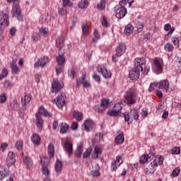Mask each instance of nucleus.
<instances>
[{
	"label": "nucleus",
	"mask_w": 181,
	"mask_h": 181,
	"mask_svg": "<svg viewBox=\"0 0 181 181\" xmlns=\"http://www.w3.org/2000/svg\"><path fill=\"white\" fill-rule=\"evenodd\" d=\"M146 64L144 57L136 58L134 61L135 67L129 72V77L131 80H138L141 76V71H144V66Z\"/></svg>",
	"instance_id": "obj_1"
},
{
	"label": "nucleus",
	"mask_w": 181,
	"mask_h": 181,
	"mask_svg": "<svg viewBox=\"0 0 181 181\" xmlns=\"http://www.w3.org/2000/svg\"><path fill=\"white\" fill-rule=\"evenodd\" d=\"M134 0H122L119 1V6L115 7V16L117 19H122L127 15V5L129 8H132V4H134Z\"/></svg>",
	"instance_id": "obj_2"
},
{
	"label": "nucleus",
	"mask_w": 181,
	"mask_h": 181,
	"mask_svg": "<svg viewBox=\"0 0 181 181\" xmlns=\"http://www.w3.org/2000/svg\"><path fill=\"white\" fill-rule=\"evenodd\" d=\"M40 163L42 165L41 173L46 176V177H50V170H49V163L50 161L47 157L42 156L41 157Z\"/></svg>",
	"instance_id": "obj_3"
},
{
	"label": "nucleus",
	"mask_w": 181,
	"mask_h": 181,
	"mask_svg": "<svg viewBox=\"0 0 181 181\" xmlns=\"http://www.w3.org/2000/svg\"><path fill=\"white\" fill-rule=\"evenodd\" d=\"M153 71L156 73V74H160L162 71H163V59L160 58H155L153 60Z\"/></svg>",
	"instance_id": "obj_4"
},
{
	"label": "nucleus",
	"mask_w": 181,
	"mask_h": 181,
	"mask_svg": "<svg viewBox=\"0 0 181 181\" xmlns=\"http://www.w3.org/2000/svg\"><path fill=\"white\" fill-rule=\"evenodd\" d=\"M136 92L134 90H129L125 96L127 104H135L136 103Z\"/></svg>",
	"instance_id": "obj_5"
},
{
	"label": "nucleus",
	"mask_w": 181,
	"mask_h": 181,
	"mask_svg": "<svg viewBox=\"0 0 181 181\" xmlns=\"http://www.w3.org/2000/svg\"><path fill=\"white\" fill-rule=\"evenodd\" d=\"M22 10L18 4H14L12 8V15L14 18H16L18 21H23V16H22Z\"/></svg>",
	"instance_id": "obj_6"
},
{
	"label": "nucleus",
	"mask_w": 181,
	"mask_h": 181,
	"mask_svg": "<svg viewBox=\"0 0 181 181\" xmlns=\"http://www.w3.org/2000/svg\"><path fill=\"white\" fill-rule=\"evenodd\" d=\"M108 107H110V101L107 99H102L101 105L95 106V111L99 113L104 112Z\"/></svg>",
	"instance_id": "obj_7"
},
{
	"label": "nucleus",
	"mask_w": 181,
	"mask_h": 181,
	"mask_svg": "<svg viewBox=\"0 0 181 181\" xmlns=\"http://www.w3.org/2000/svg\"><path fill=\"white\" fill-rule=\"evenodd\" d=\"M124 163V161L122 160V157L121 156H117L116 157V159L112 161L111 165H110V170L112 172H117V170L121 165Z\"/></svg>",
	"instance_id": "obj_8"
},
{
	"label": "nucleus",
	"mask_w": 181,
	"mask_h": 181,
	"mask_svg": "<svg viewBox=\"0 0 181 181\" xmlns=\"http://www.w3.org/2000/svg\"><path fill=\"white\" fill-rule=\"evenodd\" d=\"M0 25L1 26L9 25V14L6 10L0 13Z\"/></svg>",
	"instance_id": "obj_9"
},
{
	"label": "nucleus",
	"mask_w": 181,
	"mask_h": 181,
	"mask_svg": "<svg viewBox=\"0 0 181 181\" xmlns=\"http://www.w3.org/2000/svg\"><path fill=\"white\" fill-rule=\"evenodd\" d=\"M125 45L124 44H120L117 48L116 49V54L112 56V62L115 63H117V57H121L122 54L125 52Z\"/></svg>",
	"instance_id": "obj_10"
},
{
	"label": "nucleus",
	"mask_w": 181,
	"mask_h": 181,
	"mask_svg": "<svg viewBox=\"0 0 181 181\" xmlns=\"http://www.w3.org/2000/svg\"><path fill=\"white\" fill-rule=\"evenodd\" d=\"M122 110V105L121 103H117L115 105L114 108L107 112V115L110 117H118L121 114V110Z\"/></svg>",
	"instance_id": "obj_11"
},
{
	"label": "nucleus",
	"mask_w": 181,
	"mask_h": 181,
	"mask_svg": "<svg viewBox=\"0 0 181 181\" xmlns=\"http://www.w3.org/2000/svg\"><path fill=\"white\" fill-rule=\"evenodd\" d=\"M97 71L98 73H101L104 78H111V76H112L111 71L105 69V65H98Z\"/></svg>",
	"instance_id": "obj_12"
},
{
	"label": "nucleus",
	"mask_w": 181,
	"mask_h": 181,
	"mask_svg": "<svg viewBox=\"0 0 181 181\" xmlns=\"http://www.w3.org/2000/svg\"><path fill=\"white\" fill-rule=\"evenodd\" d=\"M81 84L83 86L84 88H88L91 86L90 79H87L86 75L76 80V87H80Z\"/></svg>",
	"instance_id": "obj_13"
},
{
	"label": "nucleus",
	"mask_w": 181,
	"mask_h": 181,
	"mask_svg": "<svg viewBox=\"0 0 181 181\" xmlns=\"http://www.w3.org/2000/svg\"><path fill=\"white\" fill-rule=\"evenodd\" d=\"M54 103H56V105L59 110L63 109V107L66 105V99L64 95L61 94L57 97L56 99L54 100Z\"/></svg>",
	"instance_id": "obj_14"
},
{
	"label": "nucleus",
	"mask_w": 181,
	"mask_h": 181,
	"mask_svg": "<svg viewBox=\"0 0 181 181\" xmlns=\"http://www.w3.org/2000/svg\"><path fill=\"white\" fill-rule=\"evenodd\" d=\"M49 62H50V59L48 58V57H43L38 59V60L35 62L34 67L35 69H37V67H45V66H46Z\"/></svg>",
	"instance_id": "obj_15"
},
{
	"label": "nucleus",
	"mask_w": 181,
	"mask_h": 181,
	"mask_svg": "<svg viewBox=\"0 0 181 181\" xmlns=\"http://www.w3.org/2000/svg\"><path fill=\"white\" fill-rule=\"evenodd\" d=\"M93 128H94V122H93L91 119H86L84 123L82 124V129L86 132L93 131Z\"/></svg>",
	"instance_id": "obj_16"
},
{
	"label": "nucleus",
	"mask_w": 181,
	"mask_h": 181,
	"mask_svg": "<svg viewBox=\"0 0 181 181\" xmlns=\"http://www.w3.org/2000/svg\"><path fill=\"white\" fill-rule=\"evenodd\" d=\"M64 149L68 153L69 158H71V155H73V143L66 140L64 144Z\"/></svg>",
	"instance_id": "obj_17"
},
{
	"label": "nucleus",
	"mask_w": 181,
	"mask_h": 181,
	"mask_svg": "<svg viewBox=\"0 0 181 181\" xmlns=\"http://www.w3.org/2000/svg\"><path fill=\"white\" fill-rule=\"evenodd\" d=\"M52 93H59L63 88V85L59 81L54 79L52 82Z\"/></svg>",
	"instance_id": "obj_18"
},
{
	"label": "nucleus",
	"mask_w": 181,
	"mask_h": 181,
	"mask_svg": "<svg viewBox=\"0 0 181 181\" xmlns=\"http://www.w3.org/2000/svg\"><path fill=\"white\" fill-rule=\"evenodd\" d=\"M6 162L8 166H12V165H15V163L16 162V158H15L14 152H8Z\"/></svg>",
	"instance_id": "obj_19"
},
{
	"label": "nucleus",
	"mask_w": 181,
	"mask_h": 181,
	"mask_svg": "<svg viewBox=\"0 0 181 181\" xmlns=\"http://www.w3.org/2000/svg\"><path fill=\"white\" fill-rule=\"evenodd\" d=\"M158 84L159 90H164L165 93H168V91H169L170 83L168 79L162 80L159 83H158Z\"/></svg>",
	"instance_id": "obj_20"
},
{
	"label": "nucleus",
	"mask_w": 181,
	"mask_h": 181,
	"mask_svg": "<svg viewBox=\"0 0 181 181\" xmlns=\"http://www.w3.org/2000/svg\"><path fill=\"white\" fill-rule=\"evenodd\" d=\"M8 176H9V170L4 165H0V180H4Z\"/></svg>",
	"instance_id": "obj_21"
},
{
	"label": "nucleus",
	"mask_w": 181,
	"mask_h": 181,
	"mask_svg": "<svg viewBox=\"0 0 181 181\" xmlns=\"http://www.w3.org/2000/svg\"><path fill=\"white\" fill-rule=\"evenodd\" d=\"M130 119H134L135 121H138L139 119V112L136 109H131L129 112Z\"/></svg>",
	"instance_id": "obj_22"
},
{
	"label": "nucleus",
	"mask_w": 181,
	"mask_h": 181,
	"mask_svg": "<svg viewBox=\"0 0 181 181\" xmlns=\"http://www.w3.org/2000/svg\"><path fill=\"white\" fill-rule=\"evenodd\" d=\"M35 125L39 129H42L43 128V118L38 114H35Z\"/></svg>",
	"instance_id": "obj_23"
},
{
	"label": "nucleus",
	"mask_w": 181,
	"mask_h": 181,
	"mask_svg": "<svg viewBox=\"0 0 181 181\" xmlns=\"http://www.w3.org/2000/svg\"><path fill=\"white\" fill-rule=\"evenodd\" d=\"M32 100V95L30 94H25L24 98H21V104L23 107H25V105H28L29 103H30V100Z\"/></svg>",
	"instance_id": "obj_24"
},
{
	"label": "nucleus",
	"mask_w": 181,
	"mask_h": 181,
	"mask_svg": "<svg viewBox=\"0 0 181 181\" xmlns=\"http://www.w3.org/2000/svg\"><path fill=\"white\" fill-rule=\"evenodd\" d=\"M35 114H37L40 117H42V115L43 117H50V113H49V112H47V110L42 106L38 108L37 112Z\"/></svg>",
	"instance_id": "obj_25"
},
{
	"label": "nucleus",
	"mask_w": 181,
	"mask_h": 181,
	"mask_svg": "<svg viewBox=\"0 0 181 181\" xmlns=\"http://www.w3.org/2000/svg\"><path fill=\"white\" fill-rule=\"evenodd\" d=\"M56 46L59 49L62 50L64 47V37H58L56 40Z\"/></svg>",
	"instance_id": "obj_26"
},
{
	"label": "nucleus",
	"mask_w": 181,
	"mask_h": 181,
	"mask_svg": "<svg viewBox=\"0 0 181 181\" xmlns=\"http://www.w3.org/2000/svg\"><path fill=\"white\" fill-rule=\"evenodd\" d=\"M56 62L59 66H64L66 63V58H64V54H59L56 57Z\"/></svg>",
	"instance_id": "obj_27"
},
{
	"label": "nucleus",
	"mask_w": 181,
	"mask_h": 181,
	"mask_svg": "<svg viewBox=\"0 0 181 181\" xmlns=\"http://www.w3.org/2000/svg\"><path fill=\"white\" fill-rule=\"evenodd\" d=\"M31 141L35 145H40V136L36 133H34L31 136Z\"/></svg>",
	"instance_id": "obj_28"
},
{
	"label": "nucleus",
	"mask_w": 181,
	"mask_h": 181,
	"mask_svg": "<svg viewBox=\"0 0 181 181\" xmlns=\"http://www.w3.org/2000/svg\"><path fill=\"white\" fill-rule=\"evenodd\" d=\"M134 32V25L132 24H128L124 28V34L129 36Z\"/></svg>",
	"instance_id": "obj_29"
},
{
	"label": "nucleus",
	"mask_w": 181,
	"mask_h": 181,
	"mask_svg": "<svg viewBox=\"0 0 181 181\" xmlns=\"http://www.w3.org/2000/svg\"><path fill=\"white\" fill-rule=\"evenodd\" d=\"M152 163L153 166H158V165H163V157L162 156H158L156 158V159L151 163Z\"/></svg>",
	"instance_id": "obj_30"
},
{
	"label": "nucleus",
	"mask_w": 181,
	"mask_h": 181,
	"mask_svg": "<svg viewBox=\"0 0 181 181\" xmlns=\"http://www.w3.org/2000/svg\"><path fill=\"white\" fill-rule=\"evenodd\" d=\"M11 73L13 74H18L19 73V67L16 65V62L13 61L11 64Z\"/></svg>",
	"instance_id": "obj_31"
},
{
	"label": "nucleus",
	"mask_w": 181,
	"mask_h": 181,
	"mask_svg": "<svg viewBox=\"0 0 181 181\" xmlns=\"http://www.w3.org/2000/svg\"><path fill=\"white\" fill-rule=\"evenodd\" d=\"M101 153V148H100V146H96L94 148V151L92 153V158L93 159H97V158H98V155H100Z\"/></svg>",
	"instance_id": "obj_32"
},
{
	"label": "nucleus",
	"mask_w": 181,
	"mask_h": 181,
	"mask_svg": "<svg viewBox=\"0 0 181 181\" xmlns=\"http://www.w3.org/2000/svg\"><path fill=\"white\" fill-rule=\"evenodd\" d=\"M140 163H146V162H151V156L148 154H144L140 157Z\"/></svg>",
	"instance_id": "obj_33"
},
{
	"label": "nucleus",
	"mask_w": 181,
	"mask_h": 181,
	"mask_svg": "<svg viewBox=\"0 0 181 181\" xmlns=\"http://www.w3.org/2000/svg\"><path fill=\"white\" fill-rule=\"evenodd\" d=\"M83 153V146L81 144H78L77 148L75 151V156L76 158H80Z\"/></svg>",
	"instance_id": "obj_34"
},
{
	"label": "nucleus",
	"mask_w": 181,
	"mask_h": 181,
	"mask_svg": "<svg viewBox=\"0 0 181 181\" xmlns=\"http://www.w3.org/2000/svg\"><path fill=\"white\" fill-rule=\"evenodd\" d=\"M81 28H82V32L83 33V35H88V31L90 30V29L88 28V24L87 23V21H85L84 23H83L82 25H81Z\"/></svg>",
	"instance_id": "obj_35"
},
{
	"label": "nucleus",
	"mask_w": 181,
	"mask_h": 181,
	"mask_svg": "<svg viewBox=\"0 0 181 181\" xmlns=\"http://www.w3.org/2000/svg\"><path fill=\"white\" fill-rule=\"evenodd\" d=\"M69 129V124L66 123L60 124V132L61 134H66Z\"/></svg>",
	"instance_id": "obj_36"
},
{
	"label": "nucleus",
	"mask_w": 181,
	"mask_h": 181,
	"mask_svg": "<svg viewBox=\"0 0 181 181\" xmlns=\"http://www.w3.org/2000/svg\"><path fill=\"white\" fill-rule=\"evenodd\" d=\"M23 162L25 165L27 166V168H32L33 165V162L32 161V159H30V158L28 156L24 157Z\"/></svg>",
	"instance_id": "obj_37"
},
{
	"label": "nucleus",
	"mask_w": 181,
	"mask_h": 181,
	"mask_svg": "<svg viewBox=\"0 0 181 181\" xmlns=\"http://www.w3.org/2000/svg\"><path fill=\"white\" fill-rule=\"evenodd\" d=\"M78 6L80 9H86L88 6V1L87 0H81L78 4Z\"/></svg>",
	"instance_id": "obj_38"
},
{
	"label": "nucleus",
	"mask_w": 181,
	"mask_h": 181,
	"mask_svg": "<svg viewBox=\"0 0 181 181\" xmlns=\"http://www.w3.org/2000/svg\"><path fill=\"white\" fill-rule=\"evenodd\" d=\"M47 151L49 158H53L54 156V146L53 144L48 145Z\"/></svg>",
	"instance_id": "obj_39"
},
{
	"label": "nucleus",
	"mask_w": 181,
	"mask_h": 181,
	"mask_svg": "<svg viewBox=\"0 0 181 181\" xmlns=\"http://www.w3.org/2000/svg\"><path fill=\"white\" fill-rule=\"evenodd\" d=\"M124 134L123 133H120L116 138H115V142L116 144H124Z\"/></svg>",
	"instance_id": "obj_40"
},
{
	"label": "nucleus",
	"mask_w": 181,
	"mask_h": 181,
	"mask_svg": "<svg viewBox=\"0 0 181 181\" xmlns=\"http://www.w3.org/2000/svg\"><path fill=\"white\" fill-rule=\"evenodd\" d=\"M73 117L76 119L77 121H81L83 119V113L74 111L73 113Z\"/></svg>",
	"instance_id": "obj_41"
},
{
	"label": "nucleus",
	"mask_w": 181,
	"mask_h": 181,
	"mask_svg": "<svg viewBox=\"0 0 181 181\" xmlns=\"http://www.w3.org/2000/svg\"><path fill=\"white\" fill-rule=\"evenodd\" d=\"M145 172L146 175H150V173L155 172V167H153L151 163L148 165V168H146Z\"/></svg>",
	"instance_id": "obj_42"
},
{
	"label": "nucleus",
	"mask_w": 181,
	"mask_h": 181,
	"mask_svg": "<svg viewBox=\"0 0 181 181\" xmlns=\"http://www.w3.org/2000/svg\"><path fill=\"white\" fill-rule=\"evenodd\" d=\"M62 168H63V163H62V161L57 160L55 163L56 172H60V170H62Z\"/></svg>",
	"instance_id": "obj_43"
},
{
	"label": "nucleus",
	"mask_w": 181,
	"mask_h": 181,
	"mask_svg": "<svg viewBox=\"0 0 181 181\" xmlns=\"http://www.w3.org/2000/svg\"><path fill=\"white\" fill-rule=\"evenodd\" d=\"M174 49L173 45L170 43H167L164 45V50H165V52H173Z\"/></svg>",
	"instance_id": "obj_44"
},
{
	"label": "nucleus",
	"mask_w": 181,
	"mask_h": 181,
	"mask_svg": "<svg viewBox=\"0 0 181 181\" xmlns=\"http://www.w3.org/2000/svg\"><path fill=\"white\" fill-rule=\"evenodd\" d=\"M15 148L18 151H22V148H23V141H16L15 144Z\"/></svg>",
	"instance_id": "obj_45"
},
{
	"label": "nucleus",
	"mask_w": 181,
	"mask_h": 181,
	"mask_svg": "<svg viewBox=\"0 0 181 181\" xmlns=\"http://www.w3.org/2000/svg\"><path fill=\"white\" fill-rule=\"evenodd\" d=\"M93 36L94 38L92 39V43H95V42H97V40L100 39V33H98V31H97V30H94Z\"/></svg>",
	"instance_id": "obj_46"
},
{
	"label": "nucleus",
	"mask_w": 181,
	"mask_h": 181,
	"mask_svg": "<svg viewBox=\"0 0 181 181\" xmlns=\"http://www.w3.org/2000/svg\"><path fill=\"white\" fill-rule=\"evenodd\" d=\"M40 32L43 35L44 37L49 36V29L47 28H41Z\"/></svg>",
	"instance_id": "obj_47"
},
{
	"label": "nucleus",
	"mask_w": 181,
	"mask_h": 181,
	"mask_svg": "<svg viewBox=\"0 0 181 181\" xmlns=\"http://www.w3.org/2000/svg\"><path fill=\"white\" fill-rule=\"evenodd\" d=\"M171 154L172 155H180V148L177 147V146L173 147L171 149Z\"/></svg>",
	"instance_id": "obj_48"
},
{
	"label": "nucleus",
	"mask_w": 181,
	"mask_h": 181,
	"mask_svg": "<svg viewBox=\"0 0 181 181\" xmlns=\"http://www.w3.org/2000/svg\"><path fill=\"white\" fill-rule=\"evenodd\" d=\"M158 88V83L157 82L151 83L148 88V91L152 92L155 91V89Z\"/></svg>",
	"instance_id": "obj_49"
},
{
	"label": "nucleus",
	"mask_w": 181,
	"mask_h": 181,
	"mask_svg": "<svg viewBox=\"0 0 181 181\" xmlns=\"http://www.w3.org/2000/svg\"><path fill=\"white\" fill-rule=\"evenodd\" d=\"M180 173V168L177 167V168H175L173 170V173H172V174H171V176H172L173 177H177V175H178Z\"/></svg>",
	"instance_id": "obj_50"
},
{
	"label": "nucleus",
	"mask_w": 181,
	"mask_h": 181,
	"mask_svg": "<svg viewBox=\"0 0 181 181\" xmlns=\"http://www.w3.org/2000/svg\"><path fill=\"white\" fill-rule=\"evenodd\" d=\"M136 28H137V32L141 33L144 30V23L141 22H137L136 24Z\"/></svg>",
	"instance_id": "obj_51"
},
{
	"label": "nucleus",
	"mask_w": 181,
	"mask_h": 181,
	"mask_svg": "<svg viewBox=\"0 0 181 181\" xmlns=\"http://www.w3.org/2000/svg\"><path fill=\"white\" fill-rule=\"evenodd\" d=\"M97 7L100 9V11L105 9V0H100V3L98 4Z\"/></svg>",
	"instance_id": "obj_52"
},
{
	"label": "nucleus",
	"mask_w": 181,
	"mask_h": 181,
	"mask_svg": "<svg viewBox=\"0 0 181 181\" xmlns=\"http://www.w3.org/2000/svg\"><path fill=\"white\" fill-rule=\"evenodd\" d=\"M100 175V171H98V170H93L90 172V175L92 176V177H98Z\"/></svg>",
	"instance_id": "obj_53"
},
{
	"label": "nucleus",
	"mask_w": 181,
	"mask_h": 181,
	"mask_svg": "<svg viewBox=\"0 0 181 181\" xmlns=\"http://www.w3.org/2000/svg\"><path fill=\"white\" fill-rule=\"evenodd\" d=\"M63 69H64V65H57L55 67V70H56V73L57 74H60L61 73L63 72Z\"/></svg>",
	"instance_id": "obj_54"
},
{
	"label": "nucleus",
	"mask_w": 181,
	"mask_h": 181,
	"mask_svg": "<svg viewBox=\"0 0 181 181\" xmlns=\"http://www.w3.org/2000/svg\"><path fill=\"white\" fill-rule=\"evenodd\" d=\"M172 42H173L174 46H175V47H179V36L177 35L176 37H173Z\"/></svg>",
	"instance_id": "obj_55"
},
{
	"label": "nucleus",
	"mask_w": 181,
	"mask_h": 181,
	"mask_svg": "<svg viewBox=\"0 0 181 181\" xmlns=\"http://www.w3.org/2000/svg\"><path fill=\"white\" fill-rule=\"evenodd\" d=\"M63 6H73V3L70 0H62Z\"/></svg>",
	"instance_id": "obj_56"
},
{
	"label": "nucleus",
	"mask_w": 181,
	"mask_h": 181,
	"mask_svg": "<svg viewBox=\"0 0 181 181\" xmlns=\"http://www.w3.org/2000/svg\"><path fill=\"white\" fill-rule=\"evenodd\" d=\"M103 134L101 133H97L95 135V142H100V141H101V139H103Z\"/></svg>",
	"instance_id": "obj_57"
},
{
	"label": "nucleus",
	"mask_w": 181,
	"mask_h": 181,
	"mask_svg": "<svg viewBox=\"0 0 181 181\" xmlns=\"http://www.w3.org/2000/svg\"><path fill=\"white\" fill-rule=\"evenodd\" d=\"M11 110H18V101L16 100H13L12 103L11 104Z\"/></svg>",
	"instance_id": "obj_58"
},
{
	"label": "nucleus",
	"mask_w": 181,
	"mask_h": 181,
	"mask_svg": "<svg viewBox=\"0 0 181 181\" xmlns=\"http://www.w3.org/2000/svg\"><path fill=\"white\" fill-rule=\"evenodd\" d=\"M6 76H8V70L3 69L0 74V80H2V78H4V77H6Z\"/></svg>",
	"instance_id": "obj_59"
},
{
	"label": "nucleus",
	"mask_w": 181,
	"mask_h": 181,
	"mask_svg": "<svg viewBox=\"0 0 181 181\" xmlns=\"http://www.w3.org/2000/svg\"><path fill=\"white\" fill-rule=\"evenodd\" d=\"M6 102V95L3 93L0 95V103H1L2 104H4V103Z\"/></svg>",
	"instance_id": "obj_60"
},
{
	"label": "nucleus",
	"mask_w": 181,
	"mask_h": 181,
	"mask_svg": "<svg viewBox=\"0 0 181 181\" xmlns=\"http://www.w3.org/2000/svg\"><path fill=\"white\" fill-rule=\"evenodd\" d=\"M58 12L60 16H64V15H66L67 11H66V9L64 8H59Z\"/></svg>",
	"instance_id": "obj_61"
},
{
	"label": "nucleus",
	"mask_w": 181,
	"mask_h": 181,
	"mask_svg": "<svg viewBox=\"0 0 181 181\" xmlns=\"http://www.w3.org/2000/svg\"><path fill=\"white\" fill-rule=\"evenodd\" d=\"M6 148H8V144L2 143L0 146V151H1V152H5V151L6 150Z\"/></svg>",
	"instance_id": "obj_62"
},
{
	"label": "nucleus",
	"mask_w": 181,
	"mask_h": 181,
	"mask_svg": "<svg viewBox=\"0 0 181 181\" xmlns=\"http://www.w3.org/2000/svg\"><path fill=\"white\" fill-rule=\"evenodd\" d=\"M91 155V149L88 148L83 153V158H88Z\"/></svg>",
	"instance_id": "obj_63"
},
{
	"label": "nucleus",
	"mask_w": 181,
	"mask_h": 181,
	"mask_svg": "<svg viewBox=\"0 0 181 181\" xmlns=\"http://www.w3.org/2000/svg\"><path fill=\"white\" fill-rule=\"evenodd\" d=\"M69 77H70L71 78H74V76H76V71H73V70H69V74H68Z\"/></svg>",
	"instance_id": "obj_64"
}]
</instances>
